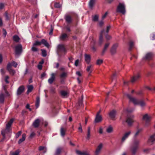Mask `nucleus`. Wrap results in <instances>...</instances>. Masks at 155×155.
Wrapping results in <instances>:
<instances>
[{
	"instance_id": "nucleus-1",
	"label": "nucleus",
	"mask_w": 155,
	"mask_h": 155,
	"mask_svg": "<svg viewBox=\"0 0 155 155\" xmlns=\"http://www.w3.org/2000/svg\"><path fill=\"white\" fill-rule=\"evenodd\" d=\"M140 141L137 139L134 140L130 145L129 150L132 155H135L139 148Z\"/></svg>"
},
{
	"instance_id": "nucleus-2",
	"label": "nucleus",
	"mask_w": 155,
	"mask_h": 155,
	"mask_svg": "<svg viewBox=\"0 0 155 155\" xmlns=\"http://www.w3.org/2000/svg\"><path fill=\"white\" fill-rule=\"evenodd\" d=\"M127 97L129 99L130 101L132 102L134 104H139L141 107L145 106L146 104L144 101L142 100H137L131 97L130 94H125Z\"/></svg>"
},
{
	"instance_id": "nucleus-3",
	"label": "nucleus",
	"mask_w": 155,
	"mask_h": 155,
	"mask_svg": "<svg viewBox=\"0 0 155 155\" xmlns=\"http://www.w3.org/2000/svg\"><path fill=\"white\" fill-rule=\"evenodd\" d=\"M57 52L59 56H61L66 54L67 50L63 45L59 44L57 47Z\"/></svg>"
},
{
	"instance_id": "nucleus-4",
	"label": "nucleus",
	"mask_w": 155,
	"mask_h": 155,
	"mask_svg": "<svg viewBox=\"0 0 155 155\" xmlns=\"http://www.w3.org/2000/svg\"><path fill=\"white\" fill-rule=\"evenodd\" d=\"M78 17V16L76 13H71L69 14L66 15L65 16L64 19L67 23L69 24L72 22L73 18L77 19Z\"/></svg>"
},
{
	"instance_id": "nucleus-5",
	"label": "nucleus",
	"mask_w": 155,
	"mask_h": 155,
	"mask_svg": "<svg viewBox=\"0 0 155 155\" xmlns=\"http://www.w3.org/2000/svg\"><path fill=\"white\" fill-rule=\"evenodd\" d=\"M116 12H117L121 13L123 14H125L126 10L124 4L121 3H119L116 9Z\"/></svg>"
},
{
	"instance_id": "nucleus-6",
	"label": "nucleus",
	"mask_w": 155,
	"mask_h": 155,
	"mask_svg": "<svg viewBox=\"0 0 155 155\" xmlns=\"http://www.w3.org/2000/svg\"><path fill=\"white\" fill-rule=\"evenodd\" d=\"M22 51V46L21 44H19L15 47V52L16 55H20Z\"/></svg>"
},
{
	"instance_id": "nucleus-7",
	"label": "nucleus",
	"mask_w": 155,
	"mask_h": 155,
	"mask_svg": "<svg viewBox=\"0 0 155 155\" xmlns=\"http://www.w3.org/2000/svg\"><path fill=\"white\" fill-rule=\"evenodd\" d=\"M14 121V119L12 118L8 121V123L6 124V130H7L8 132H10L11 129L10 128L12 123Z\"/></svg>"
},
{
	"instance_id": "nucleus-8",
	"label": "nucleus",
	"mask_w": 155,
	"mask_h": 155,
	"mask_svg": "<svg viewBox=\"0 0 155 155\" xmlns=\"http://www.w3.org/2000/svg\"><path fill=\"white\" fill-rule=\"evenodd\" d=\"M153 55V54L152 53H148L146 54L145 56L143 58V60H149L152 59Z\"/></svg>"
},
{
	"instance_id": "nucleus-9",
	"label": "nucleus",
	"mask_w": 155,
	"mask_h": 155,
	"mask_svg": "<svg viewBox=\"0 0 155 155\" xmlns=\"http://www.w3.org/2000/svg\"><path fill=\"white\" fill-rule=\"evenodd\" d=\"M69 36L66 33H63L59 37L60 39L62 41H66L68 39Z\"/></svg>"
},
{
	"instance_id": "nucleus-10",
	"label": "nucleus",
	"mask_w": 155,
	"mask_h": 155,
	"mask_svg": "<svg viewBox=\"0 0 155 155\" xmlns=\"http://www.w3.org/2000/svg\"><path fill=\"white\" fill-rule=\"evenodd\" d=\"M105 33V30L104 29H103L101 31L99 40V44L101 45L103 43V35Z\"/></svg>"
},
{
	"instance_id": "nucleus-11",
	"label": "nucleus",
	"mask_w": 155,
	"mask_h": 155,
	"mask_svg": "<svg viewBox=\"0 0 155 155\" xmlns=\"http://www.w3.org/2000/svg\"><path fill=\"white\" fill-rule=\"evenodd\" d=\"M118 46V44L116 43L114 44L110 49V52L112 54H114L116 52V49Z\"/></svg>"
},
{
	"instance_id": "nucleus-12",
	"label": "nucleus",
	"mask_w": 155,
	"mask_h": 155,
	"mask_svg": "<svg viewBox=\"0 0 155 155\" xmlns=\"http://www.w3.org/2000/svg\"><path fill=\"white\" fill-rule=\"evenodd\" d=\"M55 74L54 73H52L51 74V77L48 80V83L51 84L55 81Z\"/></svg>"
},
{
	"instance_id": "nucleus-13",
	"label": "nucleus",
	"mask_w": 155,
	"mask_h": 155,
	"mask_svg": "<svg viewBox=\"0 0 155 155\" xmlns=\"http://www.w3.org/2000/svg\"><path fill=\"white\" fill-rule=\"evenodd\" d=\"M25 87L24 86L21 85L18 88L17 94L18 95L21 94L24 91Z\"/></svg>"
},
{
	"instance_id": "nucleus-14",
	"label": "nucleus",
	"mask_w": 155,
	"mask_h": 155,
	"mask_svg": "<svg viewBox=\"0 0 155 155\" xmlns=\"http://www.w3.org/2000/svg\"><path fill=\"white\" fill-rule=\"evenodd\" d=\"M143 119L146 121L145 125L147 126L149 125L150 121V119L148 115L147 114L144 115L143 116Z\"/></svg>"
},
{
	"instance_id": "nucleus-15",
	"label": "nucleus",
	"mask_w": 155,
	"mask_h": 155,
	"mask_svg": "<svg viewBox=\"0 0 155 155\" xmlns=\"http://www.w3.org/2000/svg\"><path fill=\"white\" fill-rule=\"evenodd\" d=\"M155 141V134L150 136L148 140V142L150 143V144H152L153 142Z\"/></svg>"
},
{
	"instance_id": "nucleus-16",
	"label": "nucleus",
	"mask_w": 155,
	"mask_h": 155,
	"mask_svg": "<svg viewBox=\"0 0 155 155\" xmlns=\"http://www.w3.org/2000/svg\"><path fill=\"white\" fill-rule=\"evenodd\" d=\"M40 120L39 119L35 120L32 124V126L35 128L38 127L40 124Z\"/></svg>"
},
{
	"instance_id": "nucleus-17",
	"label": "nucleus",
	"mask_w": 155,
	"mask_h": 155,
	"mask_svg": "<svg viewBox=\"0 0 155 155\" xmlns=\"http://www.w3.org/2000/svg\"><path fill=\"white\" fill-rule=\"evenodd\" d=\"M130 133V131L125 133L121 139V142H123L128 137Z\"/></svg>"
},
{
	"instance_id": "nucleus-18",
	"label": "nucleus",
	"mask_w": 155,
	"mask_h": 155,
	"mask_svg": "<svg viewBox=\"0 0 155 155\" xmlns=\"http://www.w3.org/2000/svg\"><path fill=\"white\" fill-rule=\"evenodd\" d=\"M140 77V75L138 74L135 76H134L131 78L130 81L132 83H134L135 81L137 80Z\"/></svg>"
},
{
	"instance_id": "nucleus-19",
	"label": "nucleus",
	"mask_w": 155,
	"mask_h": 155,
	"mask_svg": "<svg viewBox=\"0 0 155 155\" xmlns=\"http://www.w3.org/2000/svg\"><path fill=\"white\" fill-rule=\"evenodd\" d=\"M116 111L115 110H113L110 111L109 114V116L110 118L114 120L115 117Z\"/></svg>"
},
{
	"instance_id": "nucleus-20",
	"label": "nucleus",
	"mask_w": 155,
	"mask_h": 155,
	"mask_svg": "<svg viewBox=\"0 0 155 155\" xmlns=\"http://www.w3.org/2000/svg\"><path fill=\"white\" fill-rule=\"evenodd\" d=\"M109 45L110 43H107L105 44L103 51L101 53V55L102 56H103L104 55L106 51H107V48H108Z\"/></svg>"
},
{
	"instance_id": "nucleus-21",
	"label": "nucleus",
	"mask_w": 155,
	"mask_h": 155,
	"mask_svg": "<svg viewBox=\"0 0 155 155\" xmlns=\"http://www.w3.org/2000/svg\"><path fill=\"white\" fill-rule=\"evenodd\" d=\"M133 122V120L131 118L129 117H127L126 122L127 123L128 125L129 126H131Z\"/></svg>"
},
{
	"instance_id": "nucleus-22",
	"label": "nucleus",
	"mask_w": 155,
	"mask_h": 155,
	"mask_svg": "<svg viewBox=\"0 0 155 155\" xmlns=\"http://www.w3.org/2000/svg\"><path fill=\"white\" fill-rule=\"evenodd\" d=\"M85 60L87 63L88 64L91 60V56L89 55L85 54Z\"/></svg>"
},
{
	"instance_id": "nucleus-23",
	"label": "nucleus",
	"mask_w": 155,
	"mask_h": 155,
	"mask_svg": "<svg viewBox=\"0 0 155 155\" xmlns=\"http://www.w3.org/2000/svg\"><path fill=\"white\" fill-rule=\"evenodd\" d=\"M25 138L26 134L25 133L23 134L22 135V138L20 139L18 141V143L19 144H21L25 140Z\"/></svg>"
},
{
	"instance_id": "nucleus-24",
	"label": "nucleus",
	"mask_w": 155,
	"mask_h": 155,
	"mask_svg": "<svg viewBox=\"0 0 155 155\" xmlns=\"http://www.w3.org/2000/svg\"><path fill=\"white\" fill-rule=\"evenodd\" d=\"M102 120V117L101 116H98L96 115L95 120V123H99L101 122Z\"/></svg>"
},
{
	"instance_id": "nucleus-25",
	"label": "nucleus",
	"mask_w": 155,
	"mask_h": 155,
	"mask_svg": "<svg viewBox=\"0 0 155 155\" xmlns=\"http://www.w3.org/2000/svg\"><path fill=\"white\" fill-rule=\"evenodd\" d=\"M103 147V144L102 143H100L99 145L98 146L97 148L96 149L95 152H97L99 153H100L101 150Z\"/></svg>"
},
{
	"instance_id": "nucleus-26",
	"label": "nucleus",
	"mask_w": 155,
	"mask_h": 155,
	"mask_svg": "<svg viewBox=\"0 0 155 155\" xmlns=\"http://www.w3.org/2000/svg\"><path fill=\"white\" fill-rule=\"evenodd\" d=\"M92 70L93 66L92 65H91L87 66L86 70L87 72H89V75H90L91 74L92 72Z\"/></svg>"
},
{
	"instance_id": "nucleus-27",
	"label": "nucleus",
	"mask_w": 155,
	"mask_h": 155,
	"mask_svg": "<svg viewBox=\"0 0 155 155\" xmlns=\"http://www.w3.org/2000/svg\"><path fill=\"white\" fill-rule=\"evenodd\" d=\"M76 153L79 155H90L86 152H82L79 150H77Z\"/></svg>"
},
{
	"instance_id": "nucleus-28",
	"label": "nucleus",
	"mask_w": 155,
	"mask_h": 155,
	"mask_svg": "<svg viewBox=\"0 0 155 155\" xmlns=\"http://www.w3.org/2000/svg\"><path fill=\"white\" fill-rule=\"evenodd\" d=\"M41 44H44L45 46L47 48H49V45L47 41L44 39H42L41 40Z\"/></svg>"
},
{
	"instance_id": "nucleus-29",
	"label": "nucleus",
	"mask_w": 155,
	"mask_h": 155,
	"mask_svg": "<svg viewBox=\"0 0 155 155\" xmlns=\"http://www.w3.org/2000/svg\"><path fill=\"white\" fill-rule=\"evenodd\" d=\"M33 89V87L32 85H30L28 86V90L27 91L26 94H28L29 93L31 92Z\"/></svg>"
},
{
	"instance_id": "nucleus-30",
	"label": "nucleus",
	"mask_w": 155,
	"mask_h": 155,
	"mask_svg": "<svg viewBox=\"0 0 155 155\" xmlns=\"http://www.w3.org/2000/svg\"><path fill=\"white\" fill-rule=\"evenodd\" d=\"M5 95L3 94H0V104H3L4 101Z\"/></svg>"
},
{
	"instance_id": "nucleus-31",
	"label": "nucleus",
	"mask_w": 155,
	"mask_h": 155,
	"mask_svg": "<svg viewBox=\"0 0 155 155\" xmlns=\"http://www.w3.org/2000/svg\"><path fill=\"white\" fill-rule=\"evenodd\" d=\"M40 99L39 97L38 96L36 98V100L35 102V106L36 108H38L40 104Z\"/></svg>"
},
{
	"instance_id": "nucleus-32",
	"label": "nucleus",
	"mask_w": 155,
	"mask_h": 155,
	"mask_svg": "<svg viewBox=\"0 0 155 155\" xmlns=\"http://www.w3.org/2000/svg\"><path fill=\"white\" fill-rule=\"evenodd\" d=\"M90 136H91L90 128V127H88V129H87V131L86 139H87L89 140L90 139Z\"/></svg>"
},
{
	"instance_id": "nucleus-33",
	"label": "nucleus",
	"mask_w": 155,
	"mask_h": 155,
	"mask_svg": "<svg viewBox=\"0 0 155 155\" xmlns=\"http://www.w3.org/2000/svg\"><path fill=\"white\" fill-rule=\"evenodd\" d=\"M134 46V43L133 42L131 41H130L129 43V50L130 51L132 50V48Z\"/></svg>"
},
{
	"instance_id": "nucleus-34",
	"label": "nucleus",
	"mask_w": 155,
	"mask_h": 155,
	"mask_svg": "<svg viewBox=\"0 0 155 155\" xmlns=\"http://www.w3.org/2000/svg\"><path fill=\"white\" fill-rule=\"evenodd\" d=\"M67 76V74L65 72H63L60 75V77L61 79L65 78Z\"/></svg>"
},
{
	"instance_id": "nucleus-35",
	"label": "nucleus",
	"mask_w": 155,
	"mask_h": 155,
	"mask_svg": "<svg viewBox=\"0 0 155 155\" xmlns=\"http://www.w3.org/2000/svg\"><path fill=\"white\" fill-rule=\"evenodd\" d=\"M98 19V16L97 15L92 16V20L93 21H97Z\"/></svg>"
},
{
	"instance_id": "nucleus-36",
	"label": "nucleus",
	"mask_w": 155,
	"mask_h": 155,
	"mask_svg": "<svg viewBox=\"0 0 155 155\" xmlns=\"http://www.w3.org/2000/svg\"><path fill=\"white\" fill-rule=\"evenodd\" d=\"M13 38V40L16 42H18L20 39L19 38L17 35L14 36Z\"/></svg>"
},
{
	"instance_id": "nucleus-37",
	"label": "nucleus",
	"mask_w": 155,
	"mask_h": 155,
	"mask_svg": "<svg viewBox=\"0 0 155 155\" xmlns=\"http://www.w3.org/2000/svg\"><path fill=\"white\" fill-rule=\"evenodd\" d=\"M62 149L60 148H58L57 149L55 153V155H59L61 153Z\"/></svg>"
},
{
	"instance_id": "nucleus-38",
	"label": "nucleus",
	"mask_w": 155,
	"mask_h": 155,
	"mask_svg": "<svg viewBox=\"0 0 155 155\" xmlns=\"http://www.w3.org/2000/svg\"><path fill=\"white\" fill-rule=\"evenodd\" d=\"M65 131L66 130H65L63 128L61 127V128L60 132L62 136L64 137L65 135Z\"/></svg>"
},
{
	"instance_id": "nucleus-39",
	"label": "nucleus",
	"mask_w": 155,
	"mask_h": 155,
	"mask_svg": "<svg viewBox=\"0 0 155 155\" xmlns=\"http://www.w3.org/2000/svg\"><path fill=\"white\" fill-rule=\"evenodd\" d=\"M94 3V0H90L89 2V6L90 8H92Z\"/></svg>"
},
{
	"instance_id": "nucleus-40",
	"label": "nucleus",
	"mask_w": 155,
	"mask_h": 155,
	"mask_svg": "<svg viewBox=\"0 0 155 155\" xmlns=\"http://www.w3.org/2000/svg\"><path fill=\"white\" fill-rule=\"evenodd\" d=\"M7 132H8L7 130H6V129L5 130H3L1 131V134L2 135L3 137L4 138H5V133Z\"/></svg>"
},
{
	"instance_id": "nucleus-41",
	"label": "nucleus",
	"mask_w": 155,
	"mask_h": 155,
	"mask_svg": "<svg viewBox=\"0 0 155 155\" xmlns=\"http://www.w3.org/2000/svg\"><path fill=\"white\" fill-rule=\"evenodd\" d=\"M19 151L18 150H16L15 152H11L10 154L11 155H19Z\"/></svg>"
},
{
	"instance_id": "nucleus-42",
	"label": "nucleus",
	"mask_w": 155,
	"mask_h": 155,
	"mask_svg": "<svg viewBox=\"0 0 155 155\" xmlns=\"http://www.w3.org/2000/svg\"><path fill=\"white\" fill-rule=\"evenodd\" d=\"M113 131V128L111 126H110L107 129V132L108 133H110Z\"/></svg>"
},
{
	"instance_id": "nucleus-43",
	"label": "nucleus",
	"mask_w": 155,
	"mask_h": 155,
	"mask_svg": "<svg viewBox=\"0 0 155 155\" xmlns=\"http://www.w3.org/2000/svg\"><path fill=\"white\" fill-rule=\"evenodd\" d=\"M42 55L44 57H45L47 56L46 51L44 49H41Z\"/></svg>"
},
{
	"instance_id": "nucleus-44",
	"label": "nucleus",
	"mask_w": 155,
	"mask_h": 155,
	"mask_svg": "<svg viewBox=\"0 0 155 155\" xmlns=\"http://www.w3.org/2000/svg\"><path fill=\"white\" fill-rule=\"evenodd\" d=\"M8 71L9 72L10 74L12 75H14L15 73V71L12 69H10Z\"/></svg>"
},
{
	"instance_id": "nucleus-45",
	"label": "nucleus",
	"mask_w": 155,
	"mask_h": 155,
	"mask_svg": "<svg viewBox=\"0 0 155 155\" xmlns=\"http://www.w3.org/2000/svg\"><path fill=\"white\" fill-rule=\"evenodd\" d=\"M12 66V64L10 63L9 62L7 66V68H6L7 70L8 71V70H9L10 69H12L11 67Z\"/></svg>"
},
{
	"instance_id": "nucleus-46",
	"label": "nucleus",
	"mask_w": 155,
	"mask_h": 155,
	"mask_svg": "<svg viewBox=\"0 0 155 155\" xmlns=\"http://www.w3.org/2000/svg\"><path fill=\"white\" fill-rule=\"evenodd\" d=\"M61 94L62 96H65L67 94V93L64 91H61Z\"/></svg>"
},
{
	"instance_id": "nucleus-47",
	"label": "nucleus",
	"mask_w": 155,
	"mask_h": 155,
	"mask_svg": "<svg viewBox=\"0 0 155 155\" xmlns=\"http://www.w3.org/2000/svg\"><path fill=\"white\" fill-rule=\"evenodd\" d=\"M41 44V41L39 42L38 41H36L33 44V46H35L37 45H40Z\"/></svg>"
},
{
	"instance_id": "nucleus-48",
	"label": "nucleus",
	"mask_w": 155,
	"mask_h": 155,
	"mask_svg": "<svg viewBox=\"0 0 155 155\" xmlns=\"http://www.w3.org/2000/svg\"><path fill=\"white\" fill-rule=\"evenodd\" d=\"M83 96L82 95L81 96V98L79 100L78 103L80 105H81L82 104V102L83 101Z\"/></svg>"
},
{
	"instance_id": "nucleus-49",
	"label": "nucleus",
	"mask_w": 155,
	"mask_h": 155,
	"mask_svg": "<svg viewBox=\"0 0 155 155\" xmlns=\"http://www.w3.org/2000/svg\"><path fill=\"white\" fill-rule=\"evenodd\" d=\"M22 133V132L21 131H20L18 132L15 135V138H16L17 139L18 138L19 136H20Z\"/></svg>"
},
{
	"instance_id": "nucleus-50",
	"label": "nucleus",
	"mask_w": 155,
	"mask_h": 155,
	"mask_svg": "<svg viewBox=\"0 0 155 155\" xmlns=\"http://www.w3.org/2000/svg\"><path fill=\"white\" fill-rule=\"evenodd\" d=\"M54 6L56 8H59L61 7V5L59 3H55L54 4Z\"/></svg>"
},
{
	"instance_id": "nucleus-51",
	"label": "nucleus",
	"mask_w": 155,
	"mask_h": 155,
	"mask_svg": "<svg viewBox=\"0 0 155 155\" xmlns=\"http://www.w3.org/2000/svg\"><path fill=\"white\" fill-rule=\"evenodd\" d=\"M103 62V60L101 59H98L97 61L96 64L97 65H100Z\"/></svg>"
},
{
	"instance_id": "nucleus-52",
	"label": "nucleus",
	"mask_w": 155,
	"mask_h": 155,
	"mask_svg": "<svg viewBox=\"0 0 155 155\" xmlns=\"http://www.w3.org/2000/svg\"><path fill=\"white\" fill-rule=\"evenodd\" d=\"M105 37L106 39L107 40H109L111 38V37L109 35L107 34L105 35Z\"/></svg>"
},
{
	"instance_id": "nucleus-53",
	"label": "nucleus",
	"mask_w": 155,
	"mask_h": 155,
	"mask_svg": "<svg viewBox=\"0 0 155 155\" xmlns=\"http://www.w3.org/2000/svg\"><path fill=\"white\" fill-rule=\"evenodd\" d=\"M142 130V129H140L138 130L135 133L134 135V137H136L139 134V133Z\"/></svg>"
},
{
	"instance_id": "nucleus-54",
	"label": "nucleus",
	"mask_w": 155,
	"mask_h": 155,
	"mask_svg": "<svg viewBox=\"0 0 155 155\" xmlns=\"http://www.w3.org/2000/svg\"><path fill=\"white\" fill-rule=\"evenodd\" d=\"M12 65L14 67L16 68L18 65L17 63L15 62V61H13L12 63Z\"/></svg>"
},
{
	"instance_id": "nucleus-55",
	"label": "nucleus",
	"mask_w": 155,
	"mask_h": 155,
	"mask_svg": "<svg viewBox=\"0 0 155 155\" xmlns=\"http://www.w3.org/2000/svg\"><path fill=\"white\" fill-rule=\"evenodd\" d=\"M134 110V109L132 108H127V111L128 113H131Z\"/></svg>"
},
{
	"instance_id": "nucleus-56",
	"label": "nucleus",
	"mask_w": 155,
	"mask_h": 155,
	"mask_svg": "<svg viewBox=\"0 0 155 155\" xmlns=\"http://www.w3.org/2000/svg\"><path fill=\"white\" fill-rule=\"evenodd\" d=\"M31 50L33 52H36L38 51V49L37 48L35 47V46H33L31 48Z\"/></svg>"
},
{
	"instance_id": "nucleus-57",
	"label": "nucleus",
	"mask_w": 155,
	"mask_h": 155,
	"mask_svg": "<svg viewBox=\"0 0 155 155\" xmlns=\"http://www.w3.org/2000/svg\"><path fill=\"white\" fill-rule=\"evenodd\" d=\"M55 88L53 87H51L50 88L51 92L52 93H55Z\"/></svg>"
},
{
	"instance_id": "nucleus-58",
	"label": "nucleus",
	"mask_w": 155,
	"mask_h": 155,
	"mask_svg": "<svg viewBox=\"0 0 155 155\" xmlns=\"http://www.w3.org/2000/svg\"><path fill=\"white\" fill-rule=\"evenodd\" d=\"M9 78V77L8 76H6L5 77V81L7 83H8L9 81L8 79Z\"/></svg>"
},
{
	"instance_id": "nucleus-59",
	"label": "nucleus",
	"mask_w": 155,
	"mask_h": 155,
	"mask_svg": "<svg viewBox=\"0 0 155 155\" xmlns=\"http://www.w3.org/2000/svg\"><path fill=\"white\" fill-rule=\"evenodd\" d=\"M79 60L78 59L76 60L75 61L74 65L76 66H78V65Z\"/></svg>"
},
{
	"instance_id": "nucleus-60",
	"label": "nucleus",
	"mask_w": 155,
	"mask_h": 155,
	"mask_svg": "<svg viewBox=\"0 0 155 155\" xmlns=\"http://www.w3.org/2000/svg\"><path fill=\"white\" fill-rule=\"evenodd\" d=\"M4 7V4L3 3H0V9H2Z\"/></svg>"
},
{
	"instance_id": "nucleus-61",
	"label": "nucleus",
	"mask_w": 155,
	"mask_h": 155,
	"mask_svg": "<svg viewBox=\"0 0 155 155\" xmlns=\"http://www.w3.org/2000/svg\"><path fill=\"white\" fill-rule=\"evenodd\" d=\"M117 76V74L116 73H114L112 77V80H113Z\"/></svg>"
},
{
	"instance_id": "nucleus-62",
	"label": "nucleus",
	"mask_w": 155,
	"mask_h": 155,
	"mask_svg": "<svg viewBox=\"0 0 155 155\" xmlns=\"http://www.w3.org/2000/svg\"><path fill=\"white\" fill-rule=\"evenodd\" d=\"M45 147L43 146H40L39 147L38 150L39 151H41L44 150Z\"/></svg>"
},
{
	"instance_id": "nucleus-63",
	"label": "nucleus",
	"mask_w": 155,
	"mask_h": 155,
	"mask_svg": "<svg viewBox=\"0 0 155 155\" xmlns=\"http://www.w3.org/2000/svg\"><path fill=\"white\" fill-rule=\"evenodd\" d=\"M107 12H106L103 15L102 17V19L103 20L105 18H106V16L107 15Z\"/></svg>"
},
{
	"instance_id": "nucleus-64",
	"label": "nucleus",
	"mask_w": 155,
	"mask_h": 155,
	"mask_svg": "<svg viewBox=\"0 0 155 155\" xmlns=\"http://www.w3.org/2000/svg\"><path fill=\"white\" fill-rule=\"evenodd\" d=\"M110 26H107V29L106 31V33L107 34L109 31V29H110Z\"/></svg>"
}]
</instances>
